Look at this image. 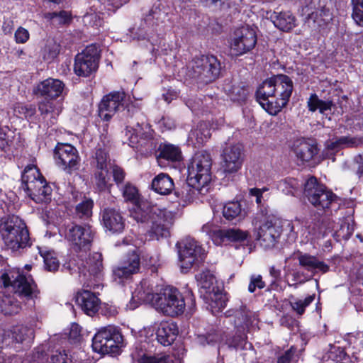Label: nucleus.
I'll return each instance as SVG.
<instances>
[{"label":"nucleus","instance_id":"obj_12","mask_svg":"<svg viewBox=\"0 0 363 363\" xmlns=\"http://www.w3.org/2000/svg\"><path fill=\"white\" fill-rule=\"evenodd\" d=\"M94 237V231L88 223H72L66 227L65 238L76 252L90 250Z\"/></svg>","mask_w":363,"mask_h":363},{"label":"nucleus","instance_id":"obj_57","mask_svg":"<svg viewBox=\"0 0 363 363\" xmlns=\"http://www.w3.org/2000/svg\"><path fill=\"white\" fill-rule=\"evenodd\" d=\"M352 18L355 24L363 27V0H351Z\"/></svg>","mask_w":363,"mask_h":363},{"label":"nucleus","instance_id":"obj_20","mask_svg":"<svg viewBox=\"0 0 363 363\" xmlns=\"http://www.w3.org/2000/svg\"><path fill=\"white\" fill-rule=\"evenodd\" d=\"M65 84L62 81L48 78L40 82L34 89L33 92L37 96L45 99L54 100L63 96Z\"/></svg>","mask_w":363,"mask_h":363},{"label":"nucleus","instance_id":"obj_63","mask_svg":"<svg viewBox=\"0 0 363 363\" xmlns=\"http://www.w3.org/2000/svg\"><path fill=\"white\" fill-rule=\"evenodd\" d=\"M14 111L20 116L24 117L28 120L36 113V108L33 104H18L15 107Z\"/></svg>","mask_w":363,"mask_h":363},{"label":"nucleus","instance_id":"obj_44","mask_svg":"<svg viewBox=\"0 0 363 363\" xmlns=\"http://www.w3.org/2000/svg\"><path fill=\"white\" fill-rule=\"evenodd\" d=\"M109 154L105 148L96 147L92 156L90 164L93 171L108 169Z\"/></svg>","mask_w":363,"mask_h":363},{"label":"nucleus","instance_id":"obj_50","mask_svg":"<svg viewBox=\"0 0 363 363\" xmlns=\"http://www.w3.org/2000/svg\"><path fill=\"white\" fill-rule=\"evenodd\" d=\"M206 303H208L213 311L218 312L226 306V298L225 296L217 289L209 297L207 296L203 299Z\"/></svg>","mask_w":363,"mask_h":363},{"label":"nucleus","instance_id":"obj_13","mask_svg":"<svg viewBox=\"0 0 363 363\" xmlns=\"http://www.w3.org/2000/svg\"><path fill=\"white\" fill-rule=\"evenodd\" d=\"M274 81L275 99L270 102V108L267 107L268 113L272 116L278 114L287 104L294 89L291 79L286 74L274 75Z\"/></svg>","mask_w":363,"mask_h":363},{"label":"nucleus","instance_id":"obj_47","mask_svg":"<svg viewBox=\"0 0 363 363\" xmlns=\"http://www.w3.org/2000/svg\"><path fill=\"white\" fill-rule=\"evenodd\" d=\"M315 297V294L308 296L304 299H299L291 295L289 296V305L296 314L302 315L305 313L306 308L314 301Z\"/></svg>","mask_w":363,"mask_h":363},{"label":"nucleus","instance_id":"obj_6","mask_svg":"<svg viewBox=\"0 0 363 363\" xmlns=\"http://www.w3.org/2000/svg\"><path fill=\"white\" fill-rule=\"evenodd\" d=\"M223 66L213 55L196 56L189 63L187 75L199 84L206 85L215 82L221 75Z\"/></svg>","mask_w":363,"mask_h":363},{"label":"nucleus","instance_id":"obj_21","mask_svg":"<svg viewBox=\"0 0 363 363\" xmlns=\"http://www.w3.org/2000/svg\"><path fill=\"white\" fill-rule=\"evenodd\" d=\"M101 223L105 229L113 234H118L125 228V219L119 209L107 207L101 212Z\"/></svg>","mask_w":363,"mask_h":363},{"label":"nucleus","instance_id":"obj_9","mask_svg":"<svg viewBox=\"0 0 363 363\" xmlns=\"http://www.w3.org/2000/svg\"><path fill=\"white\" fill-rule=\"evenodd\" d=\"M212 159L209 152L205 150L198 151L191 159L187 168L190 183L199 185V183L210 184L211 181Z\"/></svg>","mask_w":363,"mask_h":363},{"label":"nucleus","instance_id":"obj_14","mask_svg":"<svg viewBox=\"0 0 363 363\" xmlns=\"http://www.w3.org/2000/svg\"><path fill=\"white\" fill-rule=\"evenodd\" d=\"M99 52L95 45H90L74 58V72L82 77H89L96 72L99 62Z\"/></svg>","mask_w":363,"mask_h":363},{"label":"nucleus","instance_id":"obj_26","mask_svg":"<svg viewBox=\"0 0 363 363\" xmlns=\"http://www.w3.org/2000/svg\"><path fill=\"white\" fill-rule=\"evenodd\" d=\"M250 233L239 228L220 229L213 234V241L216 245H221L225 241L242 242L248 240Z\"/></svg>","mask_w":363,"mask_h":363},{"label":"nucleus","instance_id":"obj_43","mask_svg":"<svg viewBox=\"0 0 363 363\" xmlns=\"http://www.w3.org/2000/svg\"><path fill=\"white\" fill-rule=\"evenodd\" d=\"M211 135V128L208 124L201 121L198 123L196 128L191 130L189 137L192 142L195 140L196 144L201 145L210 138Z\"/></svg>","mask_w":363,"mask_h":363},{"label":"nucleus","instance_id":"obj_32","mask_svg":"<svg viewBox=\"0 0 363 363\" xmlns=\"http://www.w3.org/2000/svg\"><path fill=\"white\" fill-rule=\"evenodd\" d=\"M177 335L178 328L174 322L160 323L156 332L157 341L164 346L172 345Z\"/></svg>","mask_w":363,"mask_h":363},{"label":"nucleus","instance_id":"obj_22","mask_svg":"<svg viewBox=\"0 0 363 363\" xmlns=\"http://www.w3.org/2000/svg\"><path fill=\"white\" fill-rule=\"evenodd\" d=\"M122 119L127 121L128 125L125 129L142 128L141 123H147L145 116L141 112L140 107L135 102H128L126 101L125 105L121 111Z\"/></svg>","mask_w":363,"mask_h":363},{"label":"nucleus","instance_id":"obj_36","mask_svg":"<svg viewBox=\"0 0 363 363\" xmlns=\"http://www.w3.org/2000/svg\"><path fill=\"white\" fill-rule=\"evenodd\" d=\"M225 315L226 317H235L234 324L238 328L244 325L248 326L252 323L254 313L248 310L245 306H240L239 308H232L228 310Z\"/></svg>","mask_w":363,"mask_h":363},{"label":"nucleus","instance_id":"obj_53","mask_svg":"<svg viewBox=\"0 0 363 363\" xmlns=\"http://www.w3.org/2000/svg\"><path fill=\"white\" fill-rule=\"evenodd\" d=\"M242 206L238 201H230L223 208V216L228 220H232L241 214Z\"/></svg>","mask_w":363,"mask_h":363},{"label":"nucleus","instance_id":"obj_45","mask_svg":"<svg viewBox=\"0 0 363 363\" xmlns=\"http://www.w3.org/2000/svg\"><path fill=\"white\" fill-rule=\"evenodd\" d=\"M138 363H182V359L174 355L167 354H157L149 355L143 354L138 359Z\"/></svg>","mask_w":363,"mask_h":363},{"label":"nucleus","instance_id":"obj_48","mask_svg":"<svg viewBox=\"0 0 363 363\" xmlns=\"http://www.w3.org/2000/svg\"><path fill=\"white\" fill-rule=\"evenodd\" d=\"M342 169L350 171L359 178L363 177V153L354 157L350 161H345L342 164Z\"/></svg>","mask_w":363,"mask_h":363},{"label":"nucleus","instance_id":"obj_11","mask_svg":"<svg viewBox=\"0 0 363 363\" xmlns=\"http://www.w3.org/2000/svg\"><path fill=\"white\" fill-rule=\"evenodd\" d=\"M140 124L142 128H140L125 129V143L141 154H149L156 147L153 130L148 123L142 122Z\"/></svg>","mask_w":363,"mask_h":363},{"label":"nucleus","instance_id":"obj_52","mask_svg":"<svg viewBox=\"0 0 363 363\" xmlns=\"http://www.w3.org/2000/svg\"><path fill=\"white\" fill-rule=\"evenodd\" d=\"M60 51V45L53 39H49L46 41L43 49V59L46 61L51 62L57 57Z\"/></svg>","mask_w":363,"mask_h":363},{"label":"nucleus","instance_id":"obj_54","mask_svg":"<svg viewBox=\"0 0 363 363\" xmlns=\"http://www.w3.org/2000/svg\"><path fill=\"white\" fill-rule=\"evenodd\" d=\"M299 186L298 181L292 177L282 179L278 184V188L286 195H294Z\"/></svg>","mask_w":363,"mask_h":363},{"label":"nucleus","instance_id":"obj_3","mask_svg":"<svg viewBox=\"0 0 363 363\" xmlns=\"http://www.w3.org/2000/svg\"><path fill=\"white\" fill-rule=\"evenodd\" d=\"M0 235L5 247L15 255H20L32 245L28 227L16 216L8 217L0 223Z\"/></svg>","mask_w":363,"mask_h":363},{"label":"nucleus","instance_id":"obj_27","mask_svg":"<svg viewBox=\"0 0 363 363\" xmlns=\"http://www.w3.org/2000/svg\"><path fill=\"white\" fill-rule=\"evenodd\" d=\"M294 152L298 160L302 162H308L318 154L319 149L316 143L301 139L294 144Z\"/></svg>","mask_w":363,"mask_h":363},{"label":"nucleus","instance_id":"obj_29","mask_svg":"<svg viewBox=\"0 0 363 363\" xmlns=\"http://www.w3.org/2000/svg\"><path fill=\"white\" fill-rule=\"evenodd\" d=\"M276 89L274 86V76L267 79L257 88L256 99L261 106L268 113L267 107L270 108V102L274 100Z\"/></svg>","mask_w":363,"mask_h":363},{"label":"nucleus","instance_id":"obj_59","mask_svg":"<svg viewBox=\"0 0 363 363\" xmlns=\"http://www.w3.org/2000/svg\"><path fill=\"white\" fill-rule=\"evenodd\" d=\"M297 352V348L291 346L277 357V363H296L298 358Z\"/></svg>","mask_w":363,"mask_h":363},{"label":"nucleus","instance_id":"obj_28","mask_svg":"<svg viewBox=\"0 0 363 363\" xmlns=\"http://www.w3.org/2000/svg\"><path fill=\"white\" fill-rule=\"evenodd\" d=\"M225 337V330L218 325H210L204 333L197 335L196 340L203 346H215L224 341Z\"/></svg>","mask_w":363,"mask_h":363},{"label":"nucleus","instance_id":"obj_15","mask_svg":"<svg viewBox=\"0 0 363 363\" xmlns=\"http://www.w3.org/2000/svg\"><path fill=\"white\" fill-rule=\"evenodd\" d=\"M140 269V254L138 250L135 249L127 253L118 265L113 267L112 277L115 281L122 283L130 279L133 274L138 273Z\"/></svg>","mask_w":363,"mask_h":363},{"label":"nucleus","instance_id":"obj_34","mask_svg":"<svg viewBox=\"0 0 363 363\" xmlns=\"http://www.w3.org/2000/svg\"><path fill=\"white\" fill-rule=\"evenodd\" d=\"M151 189L160 195H169L176 189L173 179L166 173H160L152 179Z\"/></svg>","mask_w":363,"mask_h":363},{"label":"nucleus","instance_id":"obj_25","mask_svg":"<svg viewBox=\"0 0 363 363\" xmlns=\"http://www.w3.org/2000/svg\"><path fill=\"white\" fill-rule=\"evenodd\" d=\"M34 337L33 330L24 325H16L9 329L5 330L3 334V340L10 343H23L30 342Z\"/></svg>","mask_w":363,"mask_h":363},{"label":"nucleus","instance_id":"obj_42","mask_svg":"<svg viewBox=\"0 0 363 363\" xmlns=\"http://www.w3.org/2000/svg\"><path fill=\"white\" fill-rule=\"evenodd\" d=\"M307 106L310 111L315 112L318 110L322 114H328V111H331L334 104L330 100L320 99L316 94H311L307 101Z\"/></svg>","mask_w":363,"mask_h":363},{"label":"nucleus","instance_id":"obj_39","mask_svg":"<svg viewBox=\"0 0 363 363\" xmlns=\"http://www.w3.org/2000/svg\"><path fill=\"white\" fill-rule=\"evenodd\" d=\"M299 265L308 272H314L317 270L325 273L329 270V266L323 261H320L315 256L301 253L298 257Z\"/></svg>","mask_w":363,"mask_h":363},{"label":"nucleus","instance_id":"obj_46","mask_svg":"<svg viewBox=\"0 0 363 363\" xmlns=\"http://www.w3.org/2000/svg\"><path fill=\"white\" fill-rule=\"evenodd\" d=\"M102 255L99 252H94L89 255L86 261L85 267L90 274L97 277L103 269Z\"/></svg>","mask_w":363,"mask_h":363},{"label":"nucleus","instance_id":"obj_61","mask_svg":"<svg viewBox=\"0 0 363 363\" xmlns=\"http://www.w3.org/2000/svg\"><path fill=\"white\" fill-rule=\"evenodd\" d=\"M340 148L357 147L362 144V139L359 137L342 136L336 139Z\"/></svg>","mask_w":363,"mask_h":363},{"label":"nucleus","instance_id":"obj_24","mask_svg":"<svg viewBox=\"0 0 363 363\" xmlns=\"http://www.w3.org/2000/svg\"><path fill=\"white\" fill-rule=\"evenodd\" d=\"M75 301L84 313L89 316L95 315L99 308L101 301L89 290L78 291L75 296Z\"/></svg>","mask_w":363,"mask_h":363},{"label":"nucleus","instance_id":"obj_16","mask_svg":"<svg viewBox=\"0 0 363 363\" xmlns=\"http://www.w3.org/2000/svg\"><path fill=\"white\" fill-rule=\"evenodd\" d=\"M282 233V226L275 217L268 218L257 230L256 239L265 248H272L279 242Z\"/></svg>","mask_w":363,"mask_h":363},{"label":"nucleus","instance_id":"obj_5","mask_svg":"<svg viewBox=\"0 0 363 363\" xmlns=\"http://www.w3.org/2000/svg\"><path fill=\"white\" fill-rule=\"evenodd\" d=\"M21 188L37 203L51 201L52 189L35 165L25 167L21 174Z\"/></svg>","mask_w":363,"mask_h":363},{"label":"nucleus","instance_id":"obj_33","mask_svg":"<svg viewBox=\"0 0 363 363\" xmlns=\"http://www.w3.org/2000/svg\"><path fill=\"white\" fill-rule=\"evenodd\" d=\"M94 206V201L91 198L84 196L71 211L72 218L79 221H89L93 215Z\"/></svg>","mask_w":363,"mask_h":363},{"label":"nucleus","instance_id":"obj_55","mask_svg":"<svg viewBox=\"0 0 363 363\" xmlns=\"http://www.w3.org/2000/svg\"><path fill=\"white\" fill-rule=\"evenodd\" d=\"M45 18L50 20L53 23L57 25H65L69 23L71 20V14L66 11H61L60 12H48L45 13Z\"/></svg>","mask_w":363,"mask_h":363},{"label":"nucleus","instance_id":"obj_23","mask_svg":"<svg viewBox=\"0 0 363 363\" xmlns=\"http://www.w3.org/2000/svg\"><path fill=\"white\" fill-rule=\"evenodd\" d=\"M333 19V13L326 6H320L306 17L308 26L319 31L326 28Z\"/></svg>","mask_w":363,"mask_h":363},{"label":"nucleus","instance_id":"obj_1","mask_svg":"<svg viewBox=\"0 0 363 363\" xmlns=\"http://www.w3.org/2000/svg\"><path fill=\"white\" fill-rule=\"evenodd\" d=\"M0 286L4 288L11 286L13 291V294L4 295L1 298L0 309L5 315H13L21 311V303L17 297L23 301H34L39 298L40 290L30 274L1 272Z\"/></svg>","mask_w":363,"mask_h":363},{"label":"nucleus","instance_id":"obj_64","mask_svg":"<svg viewBox=\"0 0 363 363\" xmlns=\"http://www.w3.org/2000/svg\"><path fill=\"white\" fill-rule=\"evenodd\" d=\"M50 99H44L38 103V110L43 119H45L54 111V104Z\"/></svg>","mask_w":363,"mask_h":363},{"label":"nucleus","instance_id":"obj_4","mask_svg":"<svg viewBox=\"0 0 363 363\" xmlns=\"http://www.w3.org/2000/svg\"><path fill=\"white\" fill-rule=\"evenodd\" d=\"M303 186L304 197L318 211H336L342 204V199L314 176H310Z\"/></svg>","mask_w":363,"mask_h":363},{"label":"nucleus","instance_id":"obj_51","mask_svg":"<svg viewBox=\"0 0 363 363\" xmlns=\"http://www.w3.org/2000/svg\"><path fill=\"white\" fill-rule=\"evenodd\" d=\"M224 341L229 348L236 350L245 348V345L247 343L246 335L241 333L239 329L233 337H228L226 336Z\"/></svg>","mask_w":363,"mask_h":363},{"label":"nucleus","instance_id":"obj_56","mask_svg":"<svg viewBox=\"0 0 363 363\" xmlns=\"http://www.w3.org/2000/svg\"><path fill=\"white\" fill-rule=\"evenodd\" d=\"M346 353L345 350L340 347L333 345L328 352L323 356V362H333V363L341 362L345 358Z\"/></svg>","mask_w":363,"mask_h":363},{"label":"nucleus","instance_id":"obj_7","mask_svg":"<svg viewBox=\"0 0 363 363\" xmlns=\"http://www.w3.org/2000/svg\"><path fill=\"white\" fill-rule=\"evenodd\" d=\"M179 264L182 272H188L192 268H199L206 259V252L195 239L187 237L177 242Z\"/></svg>","mask_w":363,"mask_h":363},{"label":"nucleus","instance_id":"obj_38","mask_svg":"<svg viewBox=\"0 0 363 363\" xmlns=\"http://www.w3.org/2000/svg\"><path fill=\"white\" fill-rule=\"evenodd\" d=\"M182 158V151L178 146L169 143H164L160 145L157 156L160 164L162 160L174 162L180 161Z\"/></svg>","mask_w":363,"mask_h":363},{"label":"nucleus","instance_id":"obj_62","mask_svg":"<svg viewBox=\"0 0 363 363\" xmlns=\"http://www.w3.org/2000/svg\"><path fill=\"white\" fill-rule=\"evenodd\" d=\"M123 196L126 201H131L135 204L140 201L138 189L129 183L126 184L123 187Z\"/></svg>","mask_w":363,"mask_h":363},{"label":"nucleus","instance_id":"obj_35","mask_svg":"<svg viewBox=\"0 0 363 363\" xmlns=\"http://www.w3.org/2000/svg\"><path fill=\"white\" fill-rule=\"evenodd\" d=\"M269 18L274 25L284 32L291 30L296 25V18L290 11H274Z\"/></svg>","mask_w":363,"mask_h":363},{"label":"nucleus","instance_id":"obj_37","mask_svg":"<svg viewBox=\"0 0 363 363\" xmlns=\"http://www.w3.org/2000/svg\"><path fill=\"white\" fill-rule=\"evenodd\" d=\"M111 337L108 340V345L104 347L101 354L117 355L121 352V349L125 346L124 337L121 330L113 326L111 332Z\"/></svg>","mask_w":363,"mask_h":363},{"label":"nucleus","instance_id":"obj_41","mask_svg":"<svg viewBox=\"0 0 363 363\" xmlns=\"http://www.w3.org/2000/svg\"><path fill=\"white\" fill-rule=\"evenodd\" d=\"M113 325H108L100 329L92 339V348L94 352L101 353L108 345V340L111 337Z\"/></svg>","mask_w":363,"mask_h":363},{"label":"nucleus","instance_id":"obj_18","mask_svg":"<svg viewBox=\"0 0 363 363\" xmlns=\"http://www.w3.org/2000/svg\"><path fill=\"white\" fill-rule=\"evenodd\" d=\"M222 169L225 174L237 172L243 162V147L240 144L226 143L222 153Z\"/></svg>","mask_w":363,"mask_h":363},{"label":"nucleus","instance_id":"obj_31","mask_svg":"<svg viewBox=\"0 0 363 363\" xmlns=\"http://www.w3.org/2000/svg\"><path fill=\"white\" fill-rule=\"evenodd\" d=\"M195 278L197 281L200 297L203 299L207 296L209 297V295L219 289L216 284V277L209 270L203 271L201 273L196 274Z\"/></svg>","mask_w":363,"mask_h":363},{"label":"nucleus","instance_id":"obj_10","mask_svg":"<svg viewBox=\"0 0 363 363\" xmlns=\"http://www.w3.org/2000/svg\"><path fill=\"white\" fill-rule=\"evenodd\" d=\"M257 43L255 30L248 26L236 28L229 40L230 52L232 56L240 57L252 51Z\"/></svg>","mask_w":363,"mask_h":363},{"label":"nucleus","instance_id":"obj_19","mask_svg":"<svg viewBox=\"0 0 363 363\" xmlns=\"http://www.w3.org/2000/svg\"><path fill=\"white\" fill-rule=\"evenodd\" d=\"M54 155L58 160L57 164L69 174L79 169V157L77 149L69 145L58 143L55 148Z\"/></svg>","mask_w":363,"mask_h":363},{"label":"nucleus","instance_id":"obj_58","mask_svg":"<svg viewBox=\"0 0 363 363\" xmlns=\"http://www.w3.org/2000/svg\"><path fill=\"white\" fill-rule=\"evenodd\" d=\"M43 258L44 267L47 271L56 272L59 269L60 262L53 252H40Z\"/></svg>","mask_w":363,"mask_h":363},{"label":"nucleus","instance_id":"obj_40","mask_svg":"<svg viewBox=\"0 0 363 363\" xmlns=\"http://www.w3.org/2000/svg\"><path fill=\"white\" fill-rule=\"evenodd\" d=\"M94 189L99 193H111L113 186L108 169L93 171Z\"/></svg>","mask_w":363,"mask_h":363},{"label":"nucleus","instance_id":"obj_8","mask_svg":"<svg viewBox=\"0 0 363 363\" xmlns=\"http://www.w3.org/2000/svg\"><path fill=\"white\" fill-rule=\"evenodd\" d=\"M150 300L158 310L171 317L182 314L186 306L182 294L172 287H167L160 293L152 294Z\"/></svg>","mask_w":363,"mask_h":363},{"label":"nucleus","instance_id":"obj_49","mask_svg":"<svg viewBox=\"0 0 363 363\" xmlns=\"http://www.w3.org/2000/svg\"><path fill=\"white\" fill-rule=\"evenodd\" d=\"M225 91L232 101L238 102L244 101L249 93L248 87L242 83L233 84Z\"/></svg>","mask_w":363,"mask_h":363},{"label":"nucleus","instance_id":"obj_30","mask_svg":"<svg viewBox=\"0 0 363 363\" xmlns=\"http://www.w3.org/2000/svg\"><path fill=\"white\" fill-rule=\"evenodd\" d=\"M193 185L190 183L189 177H187L186 183L183 185L182 190L175 189L174 194L177 198L184 201H191L198 195H205L208 192L209 185L202 184Z\"/></svg>","mask_w":363,"mask_h":363},{"label":"nucleus","instance_id":"obj_2","mask_svg":"<svg viewBox=\"0 0 363 363\" xmlns=\"http://www.w3.org/2000/svg\"><path fill=\"white\" fill-rule=\"evenodd\" d=\"M131 217L138 223L145 224L149 228L150 236L159 240L169 235V224L172 216L166 209L152 206L147 201H140L131 213Z\"/></svg>","mask_w":363,"mask_h":363},{"label":"nucleus","instance_id":"obj_17","mask_svg":"<svg viewBox=\"0 0 363 363\" xmlns=\"http://www.w3.org/2000/svg\"><path fill=\"white\" fill-rule=\"evenodd\" d=\"M126 94L123 91H114L105 95L99 104V116L108 121L113 116L123 108L126 102Z\"/></svg>","mask_w":363,"mask_h":363},{"label":"nucleus","instance_id":"obj_60","mask_svg":"<svg viewBox=\"0 0 363 363\" xmlns=\"http://www.w3.org/2000/svg\"><path fill=\"white\" fill-rule=\"evenodd\" d=\"M337 140H328L325 143V147L323 151V156L325 159L332 160L333 162L335 160V154L340 150Z\"/></svg>","mask_w":363,"mask_h":363}]
</instances>
